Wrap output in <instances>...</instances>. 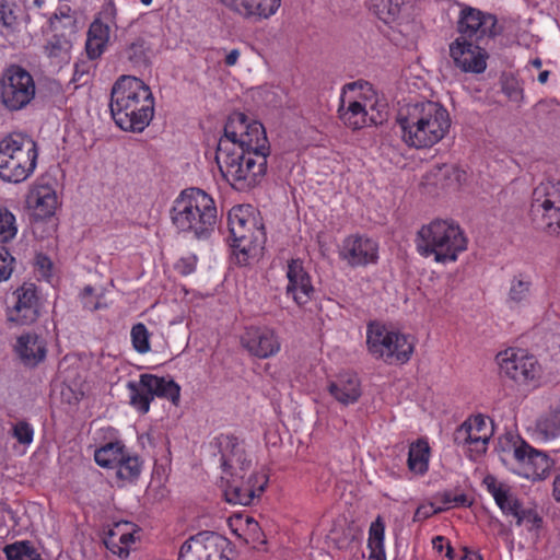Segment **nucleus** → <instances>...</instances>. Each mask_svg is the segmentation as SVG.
<instances>
[{
  "mask_svg": "<svg viewBox=\"0 0 560 560\" xmlns=\"http://www.w3.org/2000/svg\"><path fill=\"white\" fill-rule=\"evenodd\" d=\"M140 2L144 5H150L152 3V0H140Z\"/></svg>",
  "mask_w": 560,
  "mask_h": 560,
  "instance_id": "obj_58",
  "label": "nucleus"
},
{
  "mask_svg": "<svg viewBox=\"0 0 560 560\" xmlns=\"http://www.w3.org/2000/svg\"><path fill=\"white\" fill-rule=\"evenodd\" d=\"M18 226L14 214L4 207H0V243H8L15 237Z\"/></svg>",
  "mask_w": 560,
  "mask_h": 560,
  "instance_id": "obj_42",
  "label": "nucleus"
},
{
  "mask_svg": "<svg viewBox=\"0 0 560 560\" xmlns=\"http://www.w3.org/2000/svg\"><path fill=\"white\" fill-rule=\"evenodd\" d=\"M115 14V4L109 1L103 7L100 18H96L90 25L85 44L86 54L90 59L98 58L104 52L109 40L110 26L108 23H104L102 18L106 21H112Z\"/></svg>",
  "mask_w": 560,
  "mask_h": 560,
  "instance_id": "obj_25",
  "label": "nucleus"
},
{
  "mask_svg": "<svg viewBox=\"0 0 560 560\" xmlns=\"http://www.w3.org/2000/svg\"><path fill=\"white\" fill-rule=\"evenodd\" d=\"M40 296L34 283L25 282L12 293V304L8 306V320L15 325H31L39 316Z\"/></svg>",
  "mask_w": 560,
  "mask_h": 560,
  "instance_id": "obj_20",
  "label": "nucleus"
},
{
  "mask_svg": "<svg viewBox=\"0 0 560 560\" xmlns=\"http://www.w3.org/2000/svg\"><path fill=\"white\" fill-rule=\"evenodd\" d=\"M247 523H248V524H254L255 526H257V522H254L252 518H248V520H247Z\"/></svg>",
  "mask_w": 560,
  "mask_h": 560,
  "instance_id": "obj_59",
  "label": "nucleus"
},
{
  "mask_svg": "<svg viewBox=\"0 0 560 560\" xmlns=\"http://www.w3.org/2000/svg\"><path fill=\"white\" fill-rule=\"evenodd\" d=\"M376 102L374 91L365 83H349L343 88L338 114L340 120L352 130H359L371 124H377L369 109H374Z\"/></svg>",
  "mask_w": 560,
  "mask_h": 560,
  "instance_id": "obj_10",
  "label": "nucleus"
},
{
  "mask_svg": "<svg viewBox=\"0 0 560 560\" xmlns=\"http://www.w3.org/2000/svg\"><path fill=\"white\" fill-rule=\"evenodd\" d=\"M70 42L59 37L52 36L45 46V54L55 67H61L70 60Z\"/></svg>",
  "mask_w": 560,
  "mask_h": 560,
  "instance_id": "obj_38",
  "label": "nucleus"
},
{
  "mask_svg": "<svg viewBox=\"0 0 560 560\" xmlns=\"http://www.w3.org/2000/svg\"><path fill=\"white\" fill-rule=\"evenodd\" d=\"M549 75H550V71H548V70H542V71H540V73L538 74V77H537V81H538L540 84H545V83H547V82H548Z\"/></svg>",
  "mask_w": 560,
  "mask_h": 560,
  "instance_id": "obj_55",
  "label": "nucleus"
},
{
  "mask_svg": "<svg viewBox=\"0 0 560 560\" xmlns=\"http://www.w3.org/2000/svg\"><path fill=\"white\" fill-rule=\"evenodd\" d=\"M109 107L121 130L141 132L154 116V97L141 79L121 75L112 88Z\"/></svg>",
  "mask_w": 560,
  "mask_h": 560,
  "instance_id": "obj_4",
  "label": "nucleus"
},
{
  "mask_svg": "<svg viewBox=\"0 0 560 560\" xmlns=\"http://www.w3.org/2000/svg\"><path fill=\"white\" fill-rule=\"evenodd\" d=\"M197 257L196 256H187L182 257L175 265V269L182 276L191 275L196 270Z\"/></svg>",
  "mask_w": 560,
  "mask_h": 560,
  "instance_id": "obj_48",
  "label": "nucleus"
},
{
  "mask_svg": "<svg viewBox=\"0 0 560 560\" xmlns=\"http://www.w3.org/2000/svg\"><path fill=\"white\" fill-rule=\"evenodd\" d=\"M147 50L145 40L137 38L126 47L124 56L133 67H142L147 66L149 61Z\"/></svg>",
  "mask_w": 560,
  "mask_h": 560,
  "instance_id": "obj_41",
  "label": "nucleus"
},
{
  "mask_svg": "<svg viewBox=\"0 0 560 560\" xmlns=\"http://www.w3.org/2000/svg\"><path fill=\"white\" fill-rule=\"evenodd\" d=\"M14 258L5 247H0V282L8 280L13 271Z\"/></svg>",
  "mask_w": 560,
  "mask_h": 560,
  "instance_id": "obj_46",
  "label": "nucleus"
},
{
  "mask_svg": "<svg viewBox=\"0 0 560 560\" xmlns=\"http://www.w3.org/2000/svg\"><path fill=\"white\" fill-rule=\"evenodd\" d=\"M450 57L456 68L465 73H483L489 55L480 40L456 37L448 46Z\"/></svg>",
  "mask_w": 560,
  "mask_h": 560,
  "instance_id": "obj_19",
  "label": "nucleus"
},
{
  "mask_svg": "<svg viewBox=\"0 0 560 560\" xmlns=\"http://www.w3.org/2000/svg\"><path fill=\"white\" fill-rule=\"evenodd\" d=\"M242 347L253 357L269 359L281 350V340L277 331L269 326L252 325L241 336Z\"/></svg>",
  "mask_w": 560,
  "mask_h": 560,
  "instance_id": "obj_21",
  "label": "nucleus"
},
{
  "mask_svg": "<svg viewBox=\"0 0 560 560\" xmlns=\"http://www.w3.org/2000/svg\"><path fill=\"white\" fill-rule=\"evenodd\" d=\"M498 20L493 14L485 13L479 9L465 7L457 21L458 37L481 40L485 37H494Z\"/></svg>",
  "mask_w": 560,
  "mask_h": 560,
  "instance_id": "obj_23",
  "label": "nucleus"
},
{
  "mask_svg": "<svg viewBox=\"0 0 560 560\" xmlns=\"http://www.w3.org/2000/svg\"><path fill=\"white\" fill-rule=\"evenodd\" d=\"M16 351L25 365L35 366L46 358L45 341L37 335L26 334L18 339Z\"/></svg>",
  "mask_w": 560,
  "mask_h": 560,
  "instance_id": "obj_32",
  "label": "nucleus"
},
{
  "mask_svg": "<svg viewBox=\"0 0 560 560\" xmlns=\"http://www.w3.org/2000/svg\"><path fill=\"white\" fill-rule=\"evenodd\" d=\"M240 234H230L231 247L240 265L248 264L250 258L258 256L266 242L264 224L256 218L243 226Z\"/></svg>",
  "mask_w": 560,
  "mask_h": 560,
  "instance_id": "obj_22",
  "label": "nucleus"
},
{
  "mask_svg": "<svg viewBox=\"0 0 560 560\" xmlns=\"http://www.w3.org/2000/svg\"><path fill=\"white\" fill-rule=\"evenodd\" d=\"M255 215L252 213L250 206H235L228 214V226L230 234H240L243 226L252 223V218Z\"/></svg>",
  "mask_w": 560,
  "mask_h": 560,
  "instance_id": "obj_40",
  "label": "nucleus"
},
{
  "mask_svg": "<svg viewBox=\"0 0 560 560\" xmlns=\"http://www.w3.org/2000/svg\"><path fill=\"white\" fill-rule=\"evenodd\" d=\"M415 245L421 257H433L438 264H448L455 262L467 249L468 238L455 220L434 219L418 230Z\"/></svg>",
  "mask_w": 560,
  "mask_h": 560,
  "instance_id": "obj_6",
  "label": "nucleus"
},
{
  "mask_svg": "<svg viewBox=\"0 0 560 560\" xmlns=\"http://www.w3.org/2000/svg\"><path fill=\"white\" fill-rule=\"evenodd\" d=\"M534 441L546 443L560 436V405L541 413L529 429Z\"/></svg>",
  "mask_w": 560,
  "mask_h": 560,
  "instance_id": "obj_29",
  "label": "nucleus"
},
{
  "mask_svg": "<svg viewBox=\"0 0 560 560\" xmlns=\"http://www.w3.org/2000/svg\"><path fill=\"white\" fill-rule=\"evenodd\" d=\"M270 144L262 124L233 113L218 142L215 161L222 176L238 191L256 187L267 173Z\"/></svg>",
  "mask_w": 560,
  "mask_h": 560,
  "instance_id": "obj_1",
  "label": "nucleus"
},
{
  "mask_svg": "<svg viewBox=\"0 0 560 560\" xmlns=\"http://www.w3.org/2000/svg\"><path fill=\"white\" fill-rule=\"evenodd\" d=\"M492 431L483 416L477 415L465 420L454 432V443L462 447L467 457L477 460L486 453Z\"/></svg>",
  "mask_w": 560,
  "mask_h": 560,
  "instance_id": "obj_17",
  "label": "nucleus"
},
{
  "mask_svg": "<svg viewBox=\"0 0 560 560\" xmlns=\"http://www.w3.org/2000/svg\"><path fill=\"white\" fill-rule=\"evenodd\" d=\"M451 560H482L481 557L467 548L460 549L458 552H454Z\"/></svg>",
  "mask_w": 560,
  "mask_h": 560,
  "instance_id": "obj_51",
  "label": "nucleus"
},
{
  "mask_svg": "<svg viewBox=\"0 0 560 560\" xmlns=\"http://www.w3.org/2000/svg\"><path fill=\"white\" fill-rule=\"evenodd\" d=\"M534 277L530 271L523 270L515 272L510 279L506 294L509 307H521L529 303L533 293Z\"/></svg>",
  "mask_w": 560,
  "mask_h": 560,
  "instance_id": "obj_31",
  "label": "nucleus"
},
{
  "mask_svg": "<svg viewBox=\"0 0 560 560\" xmlns=\"http://www.w3.org/2000/svg\"><path fill=\"white\" fill-rule=\"evenodd\" d=\"M385 523L381 516L373 521L369 528L368 560H386L385 551Z\"/></svg>",
  "mask_w": 560,
  "mask_h": 560,
  "instance_id": "obj_34",
  "label": "nucleus"
},
{
  "mask_svg": "<svg viewBox=\"0 0 560 560\" xmlns=\"http://www.w3.org/2000/svg\"><path fill=\"white\" fill-rule=\"evenodd\" d=\"M529 213L538 229L560 234V180L542 182L534 188Z\"/></svg>",
  "mask_w": 560,
  "mask_h": 560,
  "instance_id": "obj_12",
  "label": "nucleus"
},
{
  "mask_svg": "<svg viewBox=\"0 0 560 560\" xmlns=\"http://www.w3.org/2000/svg\"><path fill=\"white\" fill-rule=\"evenodd\" d=\"M240 50L238 49H232L226 56H225V59H224V63L228 66V67H232V66H235L238 58H240Z\"/></svg>",
  "mask_w": 560,
  "mask_h": 560,
  "instance_id": "obj_54",
  "label": "nucleus"
},
{
  "mask_svg": "<svg viewBox=\"0 0 560 560\" xmlns=\"http://www.w3.org/2000/svg\"><path fill=\"white\" fill-rule=\"evenodd\" d=\"M170 215L178 233L201 240L214 230L218 211L210 195L199 188H188L174 200Z\"/></svg>",
  "mask_w": 560,
  "mask_h": 560,
  "instance_id": "obj_5",
  "label": "nucleus"
},
{
  "mask_svg": "<svg viewBox=\"0 0 560 560\" xmlns=\"http://www.w3.org/2000/svg\"><path fill=\"white\" fill-rule=\"evenodd\" d=\"M552 497L560 503V468L556 470L552 482Z\"/></svg>",
  "mask_w": 560,
  "mask_h": 560,
  "instance_id": "obj_53",
  "label": "nucleus"
},
{
  "mask_svg": "<svg viewBox=\"0 0 560 560\" xmlns=\"http://www.w3.org/2000/svg\"><path fill=\"white\" fill-rule=\"evenodd\" d=\"M230 541L214 532H200L180 547L178 560H230Z\"/></svg>",
  "mask_w": 560,
  "mask_h": 560,
  "instance_id": "obj_15",
  "label": "nucleus"
},
{
  "mask_svg": "<svg viewBox=\"0 0 560 560\" xmlns=\"http://www.w3.org/2000/svg\"><path fill=\"white\" fill-rule=\"evenodd\" d=\"M503 462L511 472L530 480L545 479L550 469L548 456L523 440L506 453Z\"/></svg>",
  "mask_w": 560,
  "mask_h": 560,
  "instance_id": "obj_14",
  "label": "nucleus"
},
{
  "mask_svg": "<svg viewBox=\"0 0 560 560\" xmlns=\"http://www.w3.org/2000/svg\"><path fill=\"white\" fill-rule=\"evenodd\" d=\"M19 7L12 0H0V33L8 40L20 27Z\"/></svg>",
  "mask_w": 560,
  "mask_h": 560,
  "instance_id": "obj_36",
  "label": "nucleus"
},
{
  "mask_svg": "<svg viewBox=\"0 0 560 560\" xmlns=\"http://www.w3.org/2000/svg\"><path fill=\"white\" fill-rule=\"evenodd\" d=\"M441 511L431 502L420 504L413 514V522H423Z\"/></svg>",
  "mask_w": 560,
  "mask_h": 560,
  "instance_id": "obj_47",
  "label": "nucleus"
},
{
  "mask_svg": "<svg viewBox=\"0 0 560 560\" xmlns=\"http://www.w3.org/2000/svg\"><path fill=\"white\" fill-rule=\"evenodd\" d=\"M130 337L132 347L138 353L144 354L151 350L150 332L144 324L137 323L133 325Z\"/></svg>",
  "mask_w": 560,
  "mask_h": 560,
  "instance_id": "obj_44",
  "label": "nucleus"
},
{
  "mask_svg": "<svg viewBox=\"0 0 560 560\" xmlns=\"http://www.w3.org/2000/svg\"><path fill=\"white\" fill-rule=\"evenodd\" d=\"M500 372L518 386L537 388L542 381V366L538 359L525 349L508 348L497 355Z\"/></svg>",
  "mask_w": 560,
  "mask_h": 560,
  "instance_id": "obj_11",
  "label": "nucleus"
},
{
  "mask_svg": "<svg viewBox=\"0 0 560 560\" xmlns=\"http://www.w3.org/2000/svg\"><path fill=\"white\" fill-rule=\"evenodd\" d=\"M217 446L221 455L224 497L231 504L249 505L264 493L269 477L262 470H252L253 459L243 441L230 434H220Z\"/></svg>",
  "mask_w": 560,
  "mask_h": 560,
  "instance_id": "obj_2",
  "label": "nucleus"
},
{
  "mask_svg": "<svg viewBox=\"0 0 560 560\" xmlns=\"http://www.w3.org/2000/svg\"><path fill=\"white\" fill-rule=\"evenodd\" d=\"M432 547L439 553H441L445 549V557L451 560V557L455 552L453 547L450 544V540L444 536H436L432 539Z\"/></svg>",
  "mask_w": 560,
  "mask_h": 560,
  "instance_id": "obj_49",
  "label": "nucleus"
},
{
  "mask_svg": "<svg viewBox=\"0 0 560 560\" xmlns=\"http://www.w3.org/2000/svg\"><path fill=\"white\" fill-rule=\"evenodd\" d=\"M396 121L405 144L415 149L433 147L451 128L448 110L441 103L433 101L404 105L398 110Z\"/></svg>",
  "mask_w": 560,
  "mask_h": 560,
  "instance_id": "obj_3",
  "label": "nucleus"
},
{
  "mask_svg": "<svg viewBox=\"0 0 560 560\" xmlns=\"http://www.w3.org/2000/svg\"><path fill=\"white\" fill-rule=\"evenodd\" d=\"M30 201L33 203L35 214L40 219H46L54 215L58 198L52 187L40 185L32 191Z\"/></svg>",
  "mask_w": 560,
  "mask_h": 560,
  "instance_id": "obj_33",
  "label": "nucleus"
},
{
  "mask_svg": "<svg viewBox=\"0 0 560 560\" xmlns=\"http://www.w3.org/2000/svg\"><path fill=\"white\" fill-rule=\"evenodd\" d=\"M35 95L33 77L20 66H11L3 73L1 80V97L3 104L12 109H21L27 105Z\"/></svg>",
  "mask_w": 560,
  "mask_h": 560,
  "instance_id": "obj_16",
  "label": "nucleus"
},
{
  "mask_svg": "<svg viewBox=\"0 0 560 560\" xmlns=\"http://www.w3.org/2000/svg\"><path fill=\"white\" fill-rule=\"evenodd\" d=\"M517 526H524L528 532H538L542 526V517L535 509H520L514 516Z\"/></svg>",
  "mask_w": 560,
  "mask_h": 560,
  "instance_id": "obj_43",
  "label": "nucleus"
},
{
  "mask_svg": "<svg viewBox=\"0 0 560 560\" xmlns=\"http://www.w3.org/2000/svg\"><path fill=\"white\" fill-rule=\"evenodd\" d=\"M483 483L501 512L506 516L514 517L523 504L516 495L511 493L510 487L499 482L493 476H487Z\"/></svg>",
  "mask_w": 560,
  "mask_h": 560,
  "instance_id": "obj_30",
  "label": "nucleus"
},
{
  "mask_svg": "<svg viewBox=\"0 0 560 560\" xmlns=\"http://www.w3.org/2000/svg\"><path fill=\"white\" fill-rule=\"evenodd\" d=\"M328 392L341 405H353L362 395L361 381L355 373L343 372L329 382Z\"/></svg>",
  "mask_w": 560,
  "mask_h": 560,
  "instance_id": "obj_26",
  "label": "nucleus"
},
{
  "mask_svg": "<svg viewBox=\"0 0 560 560\" xmlns=\"http://www.w3.org/2000/svg\"><path fill=\"white\" fill-rule=\"evenodd\" d=\"M377 241L363 234H350L345 237L338 249L340 260L351 268L366 267L378 261Z\"/></svg>",
  "mask_w": 560,
  "mask_h": 560,
  "instance_id": "obj_18",
  "label": "nucleus"
},
{
  "mask_svg": "<svg viewBox=\"0 0 560 560\" xmlns=\"http://www.w3.org/2000/svg\"><path fill=\"white\" fill-rule=\"evenodd\" d=\"M94 292V289L91 285H86L82 291V296L91 295Z\"/></svg>",
  "mask_w": 560,
  "mask_h": 560,
  "instance_id": "obj_57",
  "label": "nucleus"
},
{
  "mask_svg": "<svg viewBox=\"0 0 560 560\" xmlns=\"http://www.w3.org/2000/svg\"><path fill=\"white\" fill-rule=\"evenodd\" d=\"M36 267L39 272V275L46 279L49 280L51 277V270H52V262L51 260L44 255H38L36 258Z\"/></svg>",
  "mask_w": 560,
  "mask_h": 560,
  "instance_id": "obj_50",
  "label": "nucleus"
},
{
  "mask_svg": "<svg viewBox=\"0 0 560 560\" xmlns=\"http://www.w3.org/2000/svg\"><path fill=\"white\" fill-rule=\"evenodd\" d=\"M222 2L244 18L268 19L278 11L281 0H222Z\"/></svg>",
  "mask_w": 560,
  "mask_h": 560,
  "instance_id": "obj_28",
  "label": "nucleus"
},
{
  "mask_svg": "<svg viewBox=\"0 0 560 560\" xmlns=\"http://www.w3.org/2000/svg\"><path fill=\"white\" fill-rule=\"evenodd\" d=\"M411 0H371V10L384 23L388 24L399 16L404 5Z\"/></svg>",
  "mask_w": 560,
  "mask_h": 560,
  "instance_id": "obj_37",
  "label": "nucleus"
},
{
  "mask_svg": "<svg viewBox=\"0 0 560 560\" xmlns=\"http://www.w3.org/2000/svg\"><path fill=\"white\" fill-rule=\"evenodd\" d=\"M430 446L427 441L419 439L411 443L408 452V469L416 475H424L429 469Z\"/></svg>",
  "mask_w": 560,
  "mask_h": 560,
  "instance_id": "obj_35",
  "label": "nucleus"
},
{
  "mask_svg": "<svg viewBox=\"0 0 560 560\" xmlns=\"http://www.w3.org/2000/svg\"><path fill=\"white\" fill-rule=\"evenodd\" d=\"M444 503L453 504L454 506L469 505L468 498L465 494L454 495L452 499L448 494L445 495Z\"/></svg>",
  "mask_w": 560,
  "mask_h": 560,
  "instance_id": "obj_52",
  "label": "nucleus"
},
{
  "mask_svg": "<svg viewBox=\"0 0 560 560\" xmlns=\"http://www.w3.org/2000/svg\"><path fill=\"white\" fill-rule=\"evenodd\" d=\"M285 277L288 280L285 294L293 302L302 307L310 303L315 294L312 277L299 258L288 261Z\"/></svg>",
  "mask_w": 560,
  "mask_h": 560,
  "instance_id": "obj_24",
  "label": "nucleus"
},
{
  "mask_svg": "<svg viewBox=\"0 0 560 560\" xmlns=\"http://www.w3.org/2000/svg\"><path fill=\"white\" fill-rule=\"evenodd\" d=\"M136 525L130 522H118L109 529L104 544L106 548L120 558L129 555L132 544H135Z\"/></svg>",
  "mask_w": 560,
  "mask_h": 560,
  "instance_id": "obj_27",
  "label": "nucleus"
},
{
  "mask_svg": "<svg viewBox=\"0 0 560 560\" xmlns=\"http://www.w3.org/2000/svg\"><path fill=\"white\" fill-rule=\"evenodd\" d=\"M529 65L534 67L535 69H540L542 66V61L540 58H535L529 61Z\"/></svg>",
  "mask_w": 560,
  "mask_h": 560,
  "instance_id": "obj_56",
  "label": "nucleus"
},
{
  "mask_svg": "<svg viewBox=\"0 0 560 560\" xmlns=\"http://www.w3.org/2000/svg\"><path fill=\"white\" fill-rule=\"evenodd\" d=\"M94 460L103 468L115 469L117 477L124 480H133L141 472L138 455L130 452L119 439L97 447L94 452Z\"/></svg>",
  "mask_w": 560,
  "mask_h": 560,
  "instance_id": "obj_13",
  "label": "nucleus"
},
{
  "mask_svg": "<svg viewBox=\"0 0 560 560\" xmlns=\"http://www.w3.org/2000/svg\"><path fill=\"white\" fill-rule=\"evenodd\" d=\"M37 143L22 133H12L0 141V178L20 184L33 175L37 166Z\"/></svg>",
  "mask_w": 560,
  "mask_h": 560,
  "instance_id": "obj_7",
  "label": "nucleus"
},
{
  "mask_svg": "<svg viewBox=\"0 0 560 560\" xmlns=\"http://www.w3.org/2000/svg\"><path fill=\"white\" fill-rule=\"evenodd\" d=\"M126 388L130 406L141 415L149 412L154 397L167 399L175 406L180 399V386L171 377L144 373L138 382L129 381Z\"/></svg>",
  "mask_w": 560,
  "mask_h": 560,
  "instance_id": "obj_9",
  "label": "nucleus"
},
{
  "mask_svg": "<svg viewBox=\"0 0 560 560\" xmlns=\"http://www.w3.org/2000/svg\"><path fill=\"white\" fill-rule=\"evenodd\" d=\"M35 430L33 425L25 421L20 420L12 425L11 435L24 446H30L34 441Z\"/></svg>",
  "mask_w": 560,
  "mask_h": 560,
  "instance_id": "obj_45",
  "label": "nucleus"
},
{
  "mask_svg": "<svg viewBox=\"0 0 560 560\" xmlns=\"http://www.w3.org/2000/svg\"><path fill=\"white\" fill-rule=\"evenodd\" d=\"M366 346L373 358L387 364L407 363L415 350L410 336L376 320L366 326Z\"/></svg>",
  "mask_w": 560,
  "mask_h": 560,
  "instance_id": "obj_8",
  "label": "nucleus"
},
{
  "mask_svg": "<svg viewBox=\"0 0 560 560\" xmlns=\"http://www.w3.org/2000/svg\"><path fill=\"white\" fill-rule=\"evenodd\" d=\"M3 552L8 560H44L28 540L7 545Z\"/></svg>",
  "mask_w": 560,
  "mask_h": 560,
  "instance_id": "obj_39",
  "label": "nucleus"
}]
</instances>
